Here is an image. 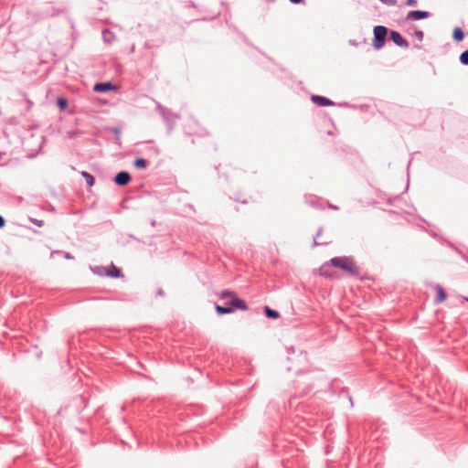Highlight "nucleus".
<instances>
[{
    "label": "nucleus",
    "mask_w": 468,
    "mask_h": 468,
    "mask_svg": "<svg viewBox=\"0 0 468 468\" xmlns=\"http://www.w3.org/2000/svg\"><path fill=\"white\" fill-rule=\"evenodd\" d=\"M219 297L221 299L230 298V300L227 303L226 306H221L218 304L216 305V312L219 315L231 314L236 309L242 311L248 310V304L246 303V302L242 299L238 298L236 293L232 291L224 290L220 292Z\"/></svg>",
    "instance_id": "f257e3e1"
},
{
    "label": "nucleus",
    "mask_w": 468,
    "mask_h": 468,
    "mask_svg": "<svg viewBox=\"0 0 468 468\" xmlns=\"http://www.w3.org/2000/svg\"><path fill=\"white\" fill-rule=\"evenodd\" d=\"M333 267L346 272L350 277H357L360 274L359 268L356 265L353 257L342 256L330 259Z\"/></svg>",
    "instance_id": "f03ea898"
},
{
    "label": "nucleus",
    "mask_w": 468,
    "mask_h": 468,
    "mask_svg": "<svg viewBox=\"0 0 468 468\" xmlns=\"http://www.w3.org/2000/svg\"><path fill=\"white\" fill-rule=\"evenodd\" d=\"M156 110L165 122L168 133H171L176 123V121L180 118V115L172 112L169 109L164 107L159 102L156 103Z\"/></svg>",
    "instance_id": "7ed1b4c3"
},
{
    "label": "nucleus",
    "mask_w": 468,
    "mask_h": 468,
    "mask_svg": "<svg viewBox=\"0 0 468 468\" xmlns=\"http://www.w3.org/2000/svg\"><path fill=\"white\" fill-rule=\"evenodd\" d=\"M373 34V47L375 49L378 50L385 45L388 28L384 26H376L374 27Z\"/></svg>",
    "instance_id": "20e7f679"
},
{
    "label": "nucleus",
    "mask_w": 468,
    "mask_h": 468,
    "mask_svg": "<svg viewBox=\"0 0 468 468\" xmlns=\"http://www.w3.org/2000/svg\"><path fill=\"white\" fill-rule=\"evenodd\" d=\"M117 86L111 81L98 82L93 86L95 92L106 93L112 90H117Z\"/></svg>",
    "instance_id": "39448f33"
},
{
    "label": "nucleus",
    "mask_w": 468,
    "mask_h": 468,
    "mask_svg": "<svg viewBox=\"0 0 468 468\" xmlns=\"http://www.w3.org/2000/svg\"><path fill=\"white\" fill-rule=\"evenodd\" d=\"M431 16V13L428 11L422 10H411L407 14L406 20H421L426 19Z\"/></svg>",
    "instance_id": "423d86ee"
},
{
    "label": "nucleus",
    "mask_w": 468,
    "mask_h": 468,
    "mask_svg": "<svg viewBox=\"0 0 468 468\" xmlns=\"http://www.w3.org/2000/svg\"><path fill=\"white\" fill-rule=\"evenodd\" d=\"M101 270L105 271L104 274L108 277L112 278H119L122 276V271L119 268L115 267L113 264L111 266V270H105L104 267H96L94 271L98 274H102Z\"/></svg>",
    "instance_id": "0eeeda50"
},
{
    "label": "nucleus",
    "mask_w": 468,
    "mask_h": 468,
    "mask_svg": "<svg viewBox=\"0 0 468 468\" xmlns=\"http://www.w3.org/2000/svg\"><path fill=\"white\" fill-rule=\"evenodd\" d=\"M131 179L132 177L128 172L120 171L115 175L113 181L117 186H124L129 184Z\"/></svg>",
    "instance_id": "6e6552de"
},
{
    "label": "nucleus",
    "mask_w": 468,
    "mask_h": 468,
    "mask_svg": "<svg viewBox=\"0 0 468 468\" xmlns=\"http://www.w3.org/2000/svg\"><path fill=\"white\" fill-rule=\"evenodd\" d=\"M390 39L398 47L405 48H407L409 47V42L398 31H395V30L390 31Z\"/></svg>",
    "instance_id": "1a4fd4ad"
},
{
    "label": "nucleus",
    "mask_w": 468,
    "mask_h": 468,
    "mask_svg": "<svg viewBox=\"0 0 468 468\" xmlns=\"http://www.w3.org/2000/svg\"><path fill=\"white\" fill-rule=\"evenodd\" d=\"M311 101L321 107L334 106L335 102L328 98L320 95H312Z\"/></svg>",
    "instance_id": "9d476101"
},
{
    "label": "nucleus",
    "mask_w": 468,
    "mask_h": 468,
    "mask_svg": "<svg viewBox=\"0 0 468 468\" xmlns=\"http://www.w3.org/2000/svg\"><path fill=\"white\" fill-rule=\"evenodd\" d=\"M333 264H331L330 261L324 262L322 264V266L319 268V273L321 276L325 278H333L334 273L332 271Z\"/></svg>",
    "instance_id": "9b49d317"
},
{
    "label": "nucleus",
    "mask_w": 468,
    "mask_h": 468,
    "mask_svg": "<svg viewBox=\"0 0 468 468\" xmlns=\"http://www.w3.org/2000/svg\"><path fill=\"white\" fill-rule=\"evenodd\" d=\"M434 289L436 290V292H437L436 298L434 299V303L439 304V303H442L443 301H445V299L447 297V293H446L445 290L440 284H436Z\"/></svg>",
    "instance_id": "f8f14e48"
},
{
    "label": "nucleus",
    "mask_w": 468,
    "mask_h": 468,
    "mask_svg": "<svg viewBox=\"0 0 468 468\" xmlns=\"http://www.w3.org/2000/svg\"><path fill=\"white\" fill-rule=\"evenodd\" d=\"M102 39L105 43L111 44L113 42L115 36L114 34L108 28H105L101 32Z\"/></svg>",
    "instance_id": "ddd939ff"
},
{
    "label": "nucleus",
    "mask_w": 468,
    "mask_h": 468,
    "mask_svg": "<svg viewBox=\"0 0 468 468\" xmlns=\"http://www.w3.org/2000/svg\"><path fill=\"white\" fill-rule=\"evenodd\" d=\"M452 38L453 40H455L456 42H461L463 38H464V33L463 31V29L459 27H456L454 29H453V32H452Z\"/></svg>",
    "instance_id": "4468645a"
},
{
    "label": "nucleus",
    "mask_w": 468,
    "mask_h": 468,
    "mask_svg": "<svg viewBox=\"0 0 468 468\" xmlns=\"http://www.w3.org/2000/svg\"><path fill=\"white\" fill-rule=\"evenodd\" d=\"M264 314L266 317L270 319H277L280 317V313L276 310L270 308L269 306L264 307Z\"/></svg>",
    "instance_id": "2eb2a0df"
},
{
    "label": "nucleus",
    "mask_w": 468,
    "mask_h": 468,
    "mask_svg": "<svg viewBox=\"0 0 468 468\" xmlns=\"http://www.w3.org/2000/svg\"><path fill=\"white\" fill-rule=\"evenodd\" d=\"M81 176L85 179L86 184L89 186H92L94 185L95 179H94V176L91 174H90V173H88L86 171H82L81 172Z\"/></svg>",
    "instance_id": "dca6fc26"
},
{
    "label": "nucleus",
    "mask_w": 468,
    "mask_h": 468,
    "mask_svg": "<svg viewBox=\"0 0 468 468\" xmlns=\"http://www.w3.org/2000/svg\"><path fill=\"white\" fill-rule=\"evenodd\" d=\"M133 165L137 169H144L147 166V161L142 157H138L133 161Z\"/></svg>",
    "instance_id": "f3484780"
},
{
    "label": "nucleus",
    "mask_w": 468,
    "mask_h": 468,
    "mask_svg": "<svg viewBox=\"0 0 468 468\" xmlns=\"http://www.w3.org/2000/svg\"><path fill=\"white\" fill-rule=\"evenodd\" d=\"M322 232H323V228H319L318 230H317V233H316L315 237H314V246H324V245L328 244V242H318L316 240L317 238L321 236Z\"/></svg>",
    "instance_id": "a211bd4d"
},
{
    "label": "nucleus",
    "mask_w": 468,
    "mask_h": 468,
    "mask_svg": "<svg viewBox=\"0 0 468 468\" xmlns=\"http://www.w3.org/2000/svg\"><path fill=\"white\" fill-rule=\"evenodd\" d=\"M459 59L463 65L468 66V50L462 52Z\"/></svg>",
    "instance_id": "6ab92c4d"
},
{
    "label": "nucleus",
    "mask_w": 468,
    "mask_h": 468,
    "mask_svg": "<svg viewBox=\"0 0 468 468\" xmlns=\"http://www.w3.org/2000/svg\"><path fill=\"white\" fill-rule=\"evenodd\" d=\"M57 104L59 109L64 110L68 107V101L65 98H58Z\"/></svg>",
    "instance_id": "aec40b11"
},
{
    "label": "nucleus",
    "mask_w": 468,
    "mask_h": 468,
    "mask_svg": "<svg viewBox=\"0 0 468 468\" xmlns=\"http://www.w3.org/2000/svg\"><path fill=\"white\" fill-rule=\"evenodd\" d=\"M414 37L419 40V41H422L423 38H424V33L422 30L420 29H416L415 32H414Z\"/></svg>",
    "instance_id": "412c9836"
},
{
    "label": "nucleus",
    "mask_w": 468,
    "mask_h": 468,
    "mask_svg": "<svg viewBox=\"0 0 468 468\" xmlns=\"http://www.w3.org/2000/svg\"><path fill=\"white\" fill-rule=\"evenodd\" d=\"M29 219H30V221H31L32 223H34L35 225H37V227H39V228H41V227H43V226H44V221H43V220H41V219L33 218H30Z\"/></svg>",
    "instance_id": "4be33fe9"
},
{
    "label": "nucleus",
    "mask_w": 468,
    "mask_h": 468,
    "mask_svg": "<svg viewBox=\"0 0 468 468\" xmlns=\"http://www.w3.org/2000/svg\"><path fill=\"white\" fill-rule=\"evenodd\" d=\"M382 4L388 5V6H394L397 5V0H379Z\"/></svg>",
    "instance_id": "5701e85b"
},
{
    "label": "nucleus",
    "mask_w": 468,
    "mask_h": 468,
    "mask_svg": "<svg viewBox=\"0 0 468 468\" xmlns=\"http://www.w3.org/2000/svg\"><path fill=\"white\" fill-rule=\"evenodd\" d=\"M111 131L114 133L115 137L121 136V128L120 127H112Z\"/></svg>",
    "instance_id": "b1692460"
},
{
    "label": "nucleus",
    "mask_w": 468,
    "mask_h": 468,
    "mask_svg": "<svg viewBox=\"0 0 468 468\" xmlns=\"http://www.w3.org/2000/svg\"><path fill=\"white\" fill-rule=\"evenodd\" d=\"M56 253H63L64 254V257L68 260H71L73 259L74 257L69 253V252H63V251H60V250H57L55 251Z\"/></svg>",
    "instance_id": "393cba45"
},
{
    "label": "nucleus",
    "mask_w": 468,
    "mask_h": 468,
    "mask_svg": "<svg viewBox=\"0 0 468 468\" xmlns=\"http://www.w3.org/2000/svg\"><path fill=\"white\" fill-rule=\"evenodd\" d=\"M417 4V0H407L406 5L409 6H413Z\"/></svg>",
    "instance_id": "a878e982"
},
{
    "label": "nucleus",
    "mask_w": 468,
    "mask_h": 468,
    "mask_svg": "<svg viewBox=\"0 0 468 468\" xmlns=\"http://www.w3.org/2000/svg\"><path fill=\"white\" fill-rule=\"evenodd\" d=\"M5 226V219L3 216L0 215V229L4 228Z\"/></svg>",
    "instance_id": "bb28decb"
},
{
    "label": "nucleus",
    "mask_w": 468,
    "mask_h": 468,
    "mask_svg": "<svg viewBox=\"0 0 468 468\" xmlns=\"http://www.w3.org/2000/svg\"><path fill=\"white\" fill-rule=\"evenodd\" d=\"M165 294L164 291L162 289H158L156 291V295L157 296H163Z\"/></svg>",
    "instance_id": "cd10ccee"
},
{
    "label": "nucleus",
    "mask_w": 468,
    "mask_h": 468,
    "mask_svg": "<svg viewBox=\"0 0 468 468\" xmlns=\"http://www.w3.org/2000/svg\"><path fill=\"white\" fill-rule=\"evenodd\" d=\"M115 142L120 146L122 144L121 136L115 137Z\"/></svg>",
    "instance_id": "c85d7f7f"
},
{
    "label": "nucleus",
    "mask_w": 468,
    "mask_h": 468,
    "mask_svg": "<svg viewBox=\"0 0 468 468\" xmlns=\"http://www.w3.org/2000/svg\"><path fill=\"white\" fill-rule=\"evenodd\" d=\"M289 1H290L291 3H292V4H296V5H297V4L302 3L303 0H289Z\"/></svg>",
    "instance_id": "c756f323"
},
{
    "label": "nucleus",
    "mask_w": 468,
    "mask_h": 468,
    "mask_svg": "<svg viewBox=\"0 0 468 468\" xmlns=\"http://www.w3.org/2000/svg\"><path fill=\"white\" fill-rule=\"evenodd\" d=\"M330 207L333 209H338V207L336 206H333V205H331Z\"/></svg>",
    "instance_id": "7c9ffc66"
},
{
    "label": "nucleus",
    "mask_w": 468,
    "mask_h": 468,
    "mask_svg": "<svg viewBox=\"0 0 468 468\" xmlns=\"http://www.w3.org/2000/svg\"><path fill=\"white\" fill-rule=\"evenodd\" d=\"M152 226L154 227L155 226V221H152Z\"/></svg>",
    "instance_id": "2f4dec72"
},
{
    "label": "nucleus",
    "mask_w": 468,
    "mask_h": 468,
    "mask_svg": "<svg viewBox=\"0 0 468 468\" xmlns=\"http://www.w3.org/2000/svg\"><path fill=\"white\" fill-rule=\"evenodd\" d=\"M464 300H465L466 302H468V297H465V298H464Z\"/></svg>",
    "instance_id": "473e14b6"
}]
</instances>
